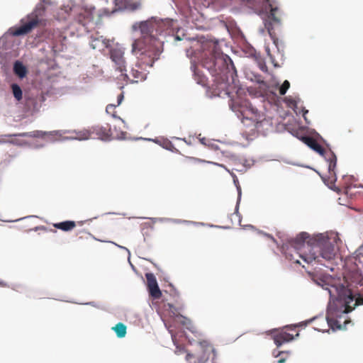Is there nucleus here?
Here are the masks:
<instances>
[{"mask_svg": "<svg viewBox=\"0 0 363 363\" xmlns=\"http://www.w3.org/2000/svg\"><path fill=\"white\" fill-rule=\"evenodd\" d=\"M145 277L150 295L154 298H160L162 296V292L159 288L155 276L152 273H147Z\"/></svg>", "mask_w": 363, "mask_h": 363, "instance_id": "obj_13", "label": "nucleus"}, {"mask_svg": "<svg viewBox=\"0 0 363 363\" xmlns=\"http://www.w3.org/2000/svg\"><path fill=\"white\" fill-rule=\"evenodd\" d=\"M269 4L270 9V13L268 16L269 21H267L264 23L265 28L268 31V33L273 41L274 48L272 50L269 46L265 47V51L269 57L274 67H279L277 63V58L282 60L284 58V45L281 42H279L276 33L274 31L272 27V22L277 24H279L281 22L280 17L278 16L279 9L277 7H273L272 4L269 2V0H266Z\"/></svg>", "mask_w": 363, "mask_h": 363, "instance_id": "obj_5", "label": "nucleus"}, {"mask_svg": "<svg viewBox=\"0 0 363 363\" xmlns=\"http://www.w3.org/2000/svg\"><path fill=\"white\" fill-rule=\"evenodd\" d=\"M13 72L20 78H23L26 76L27 69L20 61H16L13 65Z\"/></svg>", "mask_w": 363, "mask_h": 363, "instance_id": "obj_16", "label": "nucleus"}, {"mask_svg": "<svg viewBox=\"0 0 363 363\" xmlns=\"http://www.w3.org/2000/svg\"><path fill=\"white\" fill-rule=\"evenodd\" d=\"M124 98L123 93H121L117 96V103L108 104L106 108V111L108 114H110L113 118H117L116 108L119 106L123 101Z\"/></svg>", "mask_w": 363, "mask_h": 363, "instance_id": "obj_15", "label": "nucleus"}, {"mask_svg": "<svg viewBox=\"0 0 363 363\" xmlns=\"http://www.w3.org/2000/svg\"><path fill=\"white\" fill-rule=\"evenodd\" d=\"M317 283L328 291L330 301H336V303H334V305L337 307L340 306V311L342 313H348L351 312L356 306L363 305V296H359L354 298L351 291L341 284L335 285L321 279H320Z\"/></svg>", "mask_w": 363, "mask_h": 363, "instance_id": "obj_4", "label": "nucleus"}, {"mask_svg": "<svg viewBox=\"0 0 363 363\" xmlns=\"http://www.w3.org/2000/svg\"><path fill=\"white\" fill-rule=\"evenodd\" d=\"M6 284L4 283L3 281H0V286H5Z\"/></svg>", "mask_w": 363, "mask_h": 363, "instance_id": "obj_27", "label": "nucleus"}, {"mask_svg": "<svg viewBox=\"0 0 363 363\" xmlns=\"http://www.w3.org/2000/svg\"><path fill=\"white\" fill-rule=\"evenodd\" d=\"M338 313L339 311H337L334 306L330 303L327 311V320L328 324L333 330L342 328L340 323L336 319V318L339 317Z\"/></svg>", "mask_w": 363, "mask_h": 363, "instance_id": "obj_14", "label": "nucleus"}, {"mask_svg": "<svg viewBox=\"0 0 363 363\" xmlns=\"http://www.w3.org/2000/svg\"><path fill=\"white\" fill-rule=\"evenodd\" d=\"M71 138L79 140L94 139V137L91 135V129L82 130L81 131L76 132L75 135Z\"/></svg>", "mask_w": 363, "mask_h": 363, "instance_id": "obj_18", "label": "nucleus"}, {"mask_svg": "<svg viewBox=\"0 0 363 363\" xmlns=\"http://www.w3.org/2000/svg\"><path fill=\"white\" fill-rule=\"evenodd\" d=\"M1 143H8L17 146H26L28 143L24 140L18 138V137H29V138H46L50 142H55L62 137V133L60 130L53 131H43V130H33L31 132H25L16 134L4 135Z\"/></svg>", "mask_w": 363, "mask_h": 363, "instance_id": "obj_6", "label": "nucleus"}, {"mask_svg": "<svg viewBox=\"0 0 363 363\" xmlns=\"http://www.w3.org/2000/svg\"><path fill=\"white\" fill-rule=\"evenodd\" d=\"M76 226V223L72 220H66L54 224V227L63 231H69Z\"/></svg>", "mask_w": 363, "mask_h": 363, "instance_id": "obj_17", "label": "nucleus"}, {"mask_svg": "<svg viewBox=\"0 0 363 363\" xmlns=\"http://www.w3.org/2000/svg\"><path fill=\"white\" fill-rule=\"evenodd\" d=\"M109 57L113 63V67L116 71L123 74L126 72V61L124 57V48L118 45L109 48Z\"/></svg>", "mask_w": 363, "mask_h": 363, "instance_id": "obj_8", "label": "nucleus"}, {"mask_svg": "<svg viewBox=\"0 0 363 363\" xmlns=\"http://www.w3.org/2000/svg\"><path fill=\"white\" fill-rule=\"evenodd\" d=\"M309 234L302 232L297 235L295 239L290 242V250L303 259L307 263L316 262L321 264L322 259L330 261L336 255L335 242L337 236L333 238L322 235L314 239H309Z\"/></svg>", "mask_w": 363, "mask_h": 363, "instance_id": "obj_3", "label": "nucleus"}, {"mask_svg": "<svg viewBox=\"0 0 363 363\" xmlns=\"http://www.w3.org/2000/svg\"><path fill=\"white\" fill-rule=\"evenodd\" d=\"M290 87V83L288 80H285L283 84H281V86L279 87V94L280 95H284L287 90L289 89Z\"/></svg>", "mask_w": 363, "mask_h": 363, "instance_id": "obj_22", "label": "nucleus"}, {"mask_svg": "<svg viewBox=\"0 0 363 363\" xmlns=\"http://www.w3.org/2000/svg\"><path fill=\"white\" fill-rule=\"evenodd\" d=\"M92 48H93V49L96 48L95 45H92Z\"/></svg>", "mask_w": 363, "mask_h": 363, "instance_id": "obj_31", "label": "nucleus"}, {"mask_svg": "<svg viewBox=\"0 0 363 363\" xmlns=\"http://www.w3.org/2000/svg\"><path fill=\"white\" fill-rule=\"evenodd\" d=\"M112 329L114 330L118 337L121 338L125 336L127 328L123 323H118Z\"/></svg>", "mask_w": 363, "mask_h": 363, "instance_id": "obj_20", "label": "nucleus"}, {"mask_svg": "<svg viewBox=\"0 0 363 363\" xmlns=\"http://www.w3.org/2000/svg\"><path fill=\"white\" fill-rule=\"evenodd\" d=\"M172 340H174L175 336L173 334H172Z\"/></svg>", "mask_w": 363, "mask_h": 363, "instance_id": "obj_29", "label": "nucleus"}, {"mask_svg": "<svg viewBox=\"0 0 363 363\" xmlns=\"http://www.w3.org/2000/svg\"><path fill=\"white\" fill-rule=\"evenodd\" d=\"M199 345L203 350V355L201 358L195 359L193 354L189 353L186 356V359L188 361L194 359V362L191 363H204V362L208 359L209 353L214 352L215 351L211 343L206 340L199 342Z\"/></svg>", "mask_w": 363, "mask_h": 363, "instance_id": "obj_10", "label": "nucleus"}, {"mask_svg": "<svg viewBox=\"0 0 363 363\" xmlns=\"http://www.w3.org/2000/svg\"><path fill=\"white\" fill-rule=\"evenodd\" d=\"M140 28L143 36L133 43V52L139 55L138 62L131 68L129 74L126 72L120 74V79L131 83L144 81L147 74V69L152 67L162 52V42L152 34V26L147 22H143Z\"/></svg>", "mask_w": 363, "mask_h": 363, "instance_id": "obj_2", "label": "nucleus"}, {"mask_svg": "<svg viewBox=\"0 0 363 363\" xmlns=\"http://www.w3.org/2000/svg\"><path fill=\"white\" fill-rule=\"evenodd\" d=\"M11 89L15 99L17 101L21 100L23 97V93L21 87L16 84H13L11 85Z\"/></svg>", "mask_w": 363, "mask_h": 363, "instance_id": "obj_21", "label": "nucleus"}, {"mask_svg": "<svg viewBox=\"0 0 363 363\" xmlns=\"http://www.w3.org/2000/svg\"><path fill=\"white\" fill-rule=\"evenodd\" d=\"M289 354V352L274 350L273 355L277 359L274 363H284L288 359Z\"/></svg>", "mask_w": 363, "mask_h": 363, "instance_id": "obj_19", "label": "nucleus"}, {"mask_svg": "<svg viewBox=\"0 0 363 363\" xmlns=\"http://www.w3.org/2000/svg\"><path fill=\"white\" fill-rule=\"evenodd\" d=\"M296 327V325L286 326L281 330L274 331L273 340L275 345L279 347L281 345L293 340L295 336H298V333H296V335L288 333V330H294Z\"/></svg>", "mask_w": 363, "mask_h": 363, "instance_id": "obj_9", "label": "nucleus"}, {"mask_svg": "<svg viewBox=\"0 0 363 363\" xmlns=\"http://www.w3.org/2000/svg\"><path fill=\"white\" fill-rule=\"evenodd\" d=\"M191 160L195 162H205L204 160H200V159H197V158H195V157H191Z\"/></svg>", "mask_w": 363, "mask_h": 363, "instance_id": "obj_26", "label": "nucleus"}, {"mask_svg": "<svg viewBox=\"0 0 363 363\" xmlns=\"http://www.w3.org/2000/svg\"><path fill=\"white\" fill-rule=\"evenodd\" d=\"M138 5H136L135 4H133V9H135L138 8Z\"/></svg>", "mask_w": 363, "mask_h": 363, "instance_id": "obj_28", "label": "nucleus"}, {"mask_svg": "<svg viewBox=\"0 0 363 363\" xmlns=\"http://www.w3.org/2000/svg\"><path fill=\"white\" fill-rule=\"evenodd\" d=\"M259 68L262 71V72H267V65H265L264 62H260L259 64Z\"/></svg>", "mask_w": 363, "mask_h": 363, "instance_id": "obj_25", "label": "nucleus"}, {"mask_svg": "<svg viewBox=\"0 0 363 363\" xmlns=\"http://www.w3.org/2000/svg\"><path fill=\"white\" fill-rule=\"evenodd\" d=\"M38 24V21L33 18L19 27L10 28V34L13 36H20L29 33Z\"/></svg>", "mask_w": 363, "mask_h": 363, "instance_id": "obj_11", "label": "nucleus"}, {"mask_svg": "<svg viewBox=\"0 0 363 363\" xmlns=\"http://www.w3.org/2000/svg\"><path fill=\"white\" fill-rule=\"evenodd\" d=\"M116 5L119 6H131V0H115Z\"/></svg>", "mask_w": 363, "mask_h": 363, "instance_id": "obj_23", "label": "nucleus"}, {"mask_svg": "<svg viewBox=\"0 0 363 363\" xmlns=\"http://www.w3.org/2000/svg\"><path fill=\"white\" fill-rule=\"evenodd\" d=\"M206 50L202 58V66L213 77V93L220 96L230 98L229 106L242 120H250L255 123L258 131L265 132L272 128V120L267 118L247 100L235 99L230 96L235 88L237 71L232 60L224 55L216 42H207L203 45Z\"/></svg>", "mask_w": 363, "mask_h": 363, "instance_id": "obj_1", "label": "nucleus"}, {"mask_svg": "<svg viewBox=\"0 0 363 363\" xmlns=\"http://www.w3.org/2000/svg\"><path fill=\"white\" fill-rule=\"evenodd\" d=\"M303 142L315 152L323 156L328 162V172L330 175H335V169L337 164V157L332 151H326L318 141L312 137L302 138Z\"/></svg>", "mask_w": 363, "mask_h": 363, "instance_id": "obj_7", "label": "nucleus"}, {"mask_svg": "<svg viewBox=\"0 0 363 363\" xmlns=\"http://www.w3.org/2000/svg\"><path fill=\"white\" fill-rule=\"evenodd\" d=\"M285 254H286V257L288 259H289L290 260H291V261H293V262H296V263H299L298 259H296V257H294V255L290 254V253L286 252H285Z\"/></svg>", "mask_w": 363, "mask_h": 363, "instance_id": "obj_24", "label": "nucleus"}, {"mask_svg": "<svg viewBox=\"0 0 363 363\" xmlns=\"http://www.w3.org/2000/svg\"><path fill=\"white\" fill-rule=\"evenodd\" d=\"M91 135L94 138L102 140H109L111 139V130L110 125L106 123L105 125H96L91 128Z\"/></svg>", "mask_w": 363, "mask_h": 363, "instance_id": "obj_12", "label": "nucleus"}, {"mask_svg": "<svg viewBox=\"0 0 363 363\" xmlns=\"http://www.w3.org/2000/svg\"><path fill=\"white\" fill-rule=\"evenodd\" d=\"M201 142L202 143H204V138H203L202 140H201Z\"/></svg>", "mask_w": 363, "mask_h": 363, "instance_id": "obj_30", "label": "nucleus"}]
</instances>
